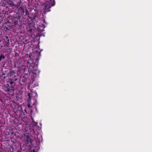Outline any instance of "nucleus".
Listing matches in <instances>:
<instances>
[{
    "label": "nucleus",
    "instance_id": "obj_15",
    "mask_svg": "<svg viewBox=\"0 0 152 152\" xmlns=\"http://www.w3.org/2000/svg\"><path fill=\"white\" fill-rule=\"evenodd\" d=\"M5 91L7 93L10 92V88L7 87L5 90Z\"/></svg>",
    "mask_w": 152,
    "mask_h": 152
},
{
    "label": "nucleus",
    "instance_id": "obj_10",
    "mask_svg": "<svg viewBox=\"0 0 152 152\" xmlns=\"http://www.w3.org/2000/svg\"><path fill=\"white\" fill-rule=\"evenodd\" d=\"M10 49V48L8 47H6L4 49V50L6 51H9Z\"/></svg>",
    "mask_w": 152,
    "mask_h": 152
},
{
    "label": "nucleus",
    "instance_id": "obj_23",
    "mask_svg": "<svg viewBox=\"0 0 152 152\" xmlns=\"http://www.w3.org/2000/svg\"><path fill=\"white\" fill-rule=\"evenodd\" d=\"M26 134H29V133H27V132H26Z\"/></svg>",
    "mask_w": 152,
    "mask_h": 152
},
{
    "label": "nucleus",
    "instance_id": "obj_4",
    "mask_svg": "<svg viewBox=\"0 0 152 152\" xmlns=\"http://www.w3.org/2000/svg\"><path fill=\"white\" fill-rule=\"evenodd\" d=\"M15 73V72L13 70L11 69L10 71L7 74V76L10 77H11Z\"/></svg>",
    "mask_w": 152,
    "mask_h": 152
},
{
    "label": "nucleus",
    "instance_id": "obj_1",
    "mask_svg": "<svg viewBox=\"0 0 152 152\" xmlns=\"http://www.w3.org/2000/svg\"><path fill=\"white\" fill-rule=\"evenodd\" d=\"M24 137L25 138L26 141L25 144L26 146L31 147L32 145V140L30 138V136L28 134L26 135L25 134H24Z\"/></svg>",
    "mask_w": 152,
    "mask_h": 152
},
{
    "label": "nucleus",
    "instance_id": "obj_16",
    "mask_svg": "<svg viewBox=\"0 0 152 152\" xmlns=\"http://www.w3.org/2000/svg\"><path fill=\"white\" fill-rule=\"evenodd\" d=\"M32 61L31 60H29L27 62V65H29Z\"/></svg>",
    "mask_w": 152,
    "mask_h": 152
},
{
    "label": "nucleus",
    "instance_id": "obj_20",
    "mask_svg": "<svg viewBox=\"0 0 152 152\" xmlns=\"http://www.w3.org/2000/svg\"><path fill=\"white\" fill-rule=\"evenodd\" d=\"M24 111H25V112H26V113L27 114V111H26V109H24Z\"/></svg>",
    "mask_w": 152,
    "mask_h": 152
},
{
    "label": "nucleus",
    "instance_id": "obj_13",
    "mask_svg": "<svg viewBox=\"0 0 152 152\" xmlns=\"http://www.w3.org/2000/svg\"><path fill=\"white\" fill-rule=\"evenodd\" d=\"M13 78L14 79V80L15 81H16L18 80V78H16L17 76L15 75H14Z\"/></svg>",
    "mask_w": 152,
    "mask_h": 152
},
{
    "label": "nucleus",
    "instance_id": "obj_17",
    "mask_svg": "<svg viewBox=\"0 0 152 152\" xmlns=\"http://www.w3.org/2000/svg\"><path fill=\"white\" fill-rule=\"evenodd\" d=\"M6 39H7V44H9V39H8V37L7 36H6Z\"/></svg>",
    "mask_w": 152,
    "mask_h": 152
},
{
    "label": "nucleus",
    "instance_id": "obj_26",
    "mask_svg": "<svg viewBox=\"0 0 152 152\" xmlns=\"http://www.w3.org/2000/svg\"><path fill=\"white\" fill-rule=\"evenodd\" d=\"M16 23L15 22V24H16Z\"/></svg>",
    "mask_w": 152,
    "mask_h": 152
},
{
    "label": "nucleus",
    "instance_id": "obj_14",
    "mask_svg": "<svg viewBox=\"0 0 152 152\" xmlns=\"http://www.w3.org/2000/svg\"><path fill=\"white\" fill-rule=\"evenodd\" d=\"M9 81L10 83V84H13V81H12V79L10 78L9 79Z\"/></svg>",
    "mask_w": 152,
    "mask_h": 152
},
{
    "label": "nucleus",
    "instance_id": "obj_18",
    "mask_svg": "<svg viewBox=\"0 0 152 152\" xmlns=\"http://www.w3.org/2000/svg\"><path fill=\"white\" fill-rule=\"evenodd\" d=\"M33 125L34 126H35L37 125V123L36 122H34L33 123Z\"/></svg>",
    "mask_w": 152,
    "mask_h": 152
},
{
    "label": "nucleus",
    "instance_id": "obj_24",
    "mask_svg": "<svg viewBox=\"0 0 152 152\" xmlns=\"http://www.w3.org/2000/svg\"><path fill=\"white\" fill-rule=\"evenodd\" d=\"M7 85L9 87V84H7Z\"/></svg>",
    "mask_w": 152,
    "mask_h": 152
},
{
    "label": "nucleus",
    "instance_id": "obj_25",
    "mask_svg": "<svg viewBox=\"0 0 152 152\" xmlns=\"http://www.w3.org/2000/svg\"><path fill=\"white\" fill-rule=\"evenodd\" d=\"M54 1H53V2H54Z\"/></svg>",
    "mask_w": 152,
    "mask_h": 152
},
{
    "label": "nucleus",
    "instance_id": "obj_11",
    "mask_svg": "<svg viewBox=\"0 0 152 152\" xmlns=\"http://www.w3.org/2000/svg\"><path fill=\"white\" fill-rule=\"evenodd\" d=\"M20 2H21L20 3L18 2L17 4H15V5L14 6L17 7V8H18L20 5Z\"/></svg>",
    "mask_w": 152,
    "mask_h": 152
},
{
    "label": "nucleus",
    "instance_id": "obj_2",
    "mask_svg": "<svg viewBox=\"0 0 152 152\" xmlns=\"http://www.w3.org/2000/svg\"><path fill=\"white\" fill-rule=\"evenodd\" d=\"M55 4H53L52 0H50V1L47 2L45 4L43 9L45 10V12H49L50 11L49 9L52 7L54 6Z\"/></svg>",
    "mask_w": 152,
    "mask_h": 152
},
{
    "label": "nucleus",
    "instance_id": "obj_21",
    "mask_svg": "<svg viewBox=\"0 0 152 152\" xmlns=\"http://www.w3.org/2000/svg\"><path fill=\"white\" fill-rule=\"evenodd\" d=\"M2 75H5V74L4 73H3Z\"/></svg>",
    "mask_w": 152,
    "mask_h": 152
},
{
    "label": "nucleus",
    "instance_id": "obj_7",
    "mask_svg": "<svg viewBox=\"0 0 152 152\" xmlns=\"http://www.w3.org/2000/svg\"><path fill=\"white\" fill-rule=\"evenodd\" d=\"M28 95L29 98V99H28V102H29V104H28V107L29 108L30 107H31L32 106L31 105V96L30 94L29 93L28 94Z\"/></svg>",
    "mask_w": 152,
    "mask_h": 152
},
{
    "label": "nucleus",
    "instance_id": "obj_6",
    "mask_svg": "<svg viewBox=\"0 0 152 152\" xmlns=\"http://www.w3.org/2000/svg\"><path fill=\"white\" fill-rule=\"evenodd\" d=\"M34 64L32 61L29 65H28V66L29 67V68L31 69V70H32V69L34 68Z\"/></svg>",
    "mask_w": 152,
    "mask_h": 152
},
{
    "label": "nucleus",
    "instance_id": "obj_9",
    "mask_svg": "<svg viewBox=\"0 0 152 152\" xmlns=\"http://www.w3.org/2000/svg\"><path fill=\"white\" fill-rule=\"evenodd\" d=\"M5 58V56L4 55L2 54H1L0 55V61H1L2 59H4Z\"/></svg>",
    "mask_w": 152,
    "mask_h": 152
},
{
    "label": "nucleus",
    "instance_id": "obj_22",
    "mask_svg": "<svg viewBox=\"0 0 152 152\" xmlns=\"http://www.w3.org/2000/svg\"><path fill=\"white\" fill-rule=\"evenodd\" d=\"M6 78V77H5V76H4V77H3V78H4H4Z\"/></svg>",
    "mask_w": 152,
    "mask_h": 152
},
{
    "label": "nucleus",
    "instance_id": "obj_27",
    "mask_svg": "<svg viewBox=\"0 0 152 152\" xmlns=\"http://www.w3.org/2000/svg\"><path fill=\"white\" fill-rule=\"evenodd\" d=\"M16 23L15 22V24H16Z\"/></svg>",
    "mask_w": 152,
    "mask_h": 152
},
{
    "label": "nucleus",
    "instance_id": "obj_3",
    "mask_svg": "<svg viewBox=\"0 0 152 152\" xmlns=\"http://www.w3.org/2000/svg\"><path fill=\"white\" fill-rule=\"evenodd\" d=\"M19 10L22 15L26 16L27 15V11H28L27 10H26L25 14V10L24 9V7H23L22 6L20 7L19 8Z\"/></svg>",
    "mask_w": 152,
    "mask_h": 152
},
{
    "label": "nucleus",
    "instance_id": "obj_19",
    "mask_svg": "<svg viewBox=\"0 0 152 152\" xmlns=\"http://www.w3.org/2000/svg\"><path fill=\"white\" fill-rule=\"evenodd\" d=\"M18 18H19V19H20V18H21V16H20V15H18Z\"/></svg>",
    "mask_w": 152,
    "mask_h": 152
},
{
    "label": "nucleus",
    "instance_id": "obj_5",
    "mask_svg": "<svg viewBox=\"0 0 152 152\" xmlns=\"http://www.w3.org/2000/svg\"><path fill=\"white\" fill-rule=\"evenodd\" d=\"M7 3L10 5L11 7L14 6L15 4L13 3L12 0H6Z\"/></svg>",
    "mask_w": 152,
    "mask_h": 152
},
{
    "label": "nucleus",
    "instance_id": "obj_12",
    "mask_svg": "<svg viewBox=\"0 0 152 152\" xmlns=\"http://www.w3.org/2000/svg\"><path fill=\"white\" fill-rule=\"evenodd\" d=\"M37 104V100H35V102L33 103V105L34 106L35 105V106H36V105ZM35 108H36V106H35L34 107Z\"/></svg>",
    "mask_w": 152,
    "mask_h": 152
},
{
    "label": "nucleus",
    "instance_id": "obj_8",
    "mask_svg": "<svg viewBox=\"0 0 152 152\" xmlns=\"http://www.w3.org/2000/svg\"><path fill=\"white\" fill-rule=\"evenodd\" d=\"M10 92L12 93L14 91V88L13 86H11L10 88Z\"/></svg>",
    "mask_w": 152,
    "mask_h": 152
}]
</instances>
